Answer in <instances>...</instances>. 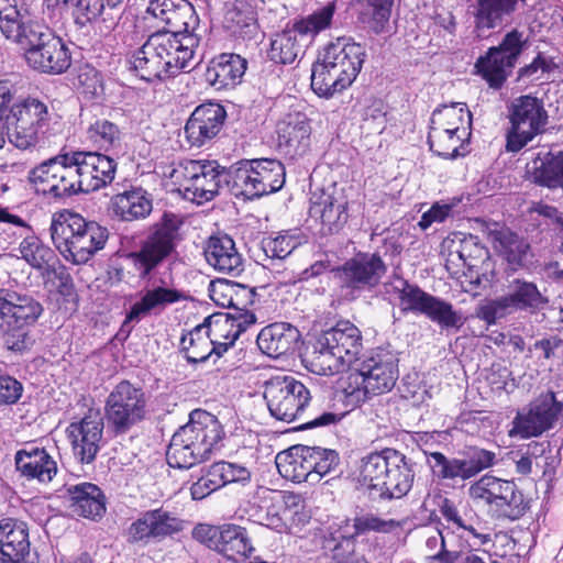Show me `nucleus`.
Returning a JSON list of instances; mask_svg holds the SVG:
<instances>
[{
    "label": "nucleus",
    "mask_w": 563,
    "mask_h": 563,
    "mask_svg": "<svg viewBox=\"0 0 563 563\" xmlns=\"http://www.w3.org/2000/svg\"><path fill=\"white\" fill-rule=\"evenodd\" d=\"M366 48L349 38H338L324 47L311 68V88L323 98L350 87L360 74Z\"/></svg>",
    "instance_id": "1"
},
{
    "label": "nucleus",
    "mask_w": 563,
    "mask_h": 563,
    "mask_svg": "<svg viewBox=\"0 0 563 563\" xmlns=\"http://www.w3.org/2000/svg\"><path fill=\"white\" fill-rule=\"evenodd\" d=\"M398 376L397 356L390 351L377 349L363 355L354 371L341 377L339 388L346 402L356 407L373 396L390 391Z\"/></svg>",
    "instance_id": "2"
},
{
    "label": "nucleus",
    "mask_w": 563,
    "mask_h": 563,
    "mask_svg": "<svg viewBox=\"0 0 563 563\" xmlns=\"http://www.w3.org/2000/svg\"><path fill=\"white\" fill-rule=\"evenodd\" d=\"M415 472L396 450L371 453L361 460L357 479L373 498H401L412 487Z\"/></svg>",
    "instance_id": "3"
},
{
    "label": "nucleus",
    "mask_w": 563,
    "mask_h": 563,
    "mask_svg": "<svg viewBox=\"0 0 563 563\" xmlns=\"http://www.w3.org/2000/svg\"><path fill=\"white\" fill-rule=\"evenodd\" d=\"M49 231L55 247L66 261L76 265L87 263L104 247L109 238L106 228L87 222L80 214L68 210L53 216Z\"/></svg>",
    "instance_id": "4"
},
{
    "label": "nucleus",
    "mask_w": 563,
    "mask_h": 563,
    "mask_svg": "<svg viewBox=\"0 0 563 563\" xmlns=\"http://www.w3.org/2000/svg\"><path fill=\"white\" fill-rule=\"evenodd\" d=\"M284 184L285 168L276 159L241 161L228 172V185L232 192L247 199L278 191Z\"/></svg>",
    "instance_id": "5"
},
{
    "label": "nucleus",
    "mask_w": 563,
    "mask_h": 563,
    "mask_svg": "<svg viewBox=\"0 0 563 563\" xmlns=\"http://www.w3.org/2000/svg\"><path fill=\"white\" fill-rule=\"evenodd\" d=\"M10 142L20 150L35 146L41 140L59 132V123L46 104L35 98L24 99L10 109Z\"/></svg>",
    "instance_id": "6"
},
{
    "label": "nucleus",
    "mask_w": 563,
    "mask_h": 563,
    "mask_svg": "<svg viewBox=\"0 0 563 563\" xmlns=\"http://www.w3.org/2000/svg\"><path fill=\"white\" fill-rule=\"evenodd\" d=\"M24 49L27 65L45 74H62L70 66V54L62 41L51 32L36 31L26 26L21 41H14Z\"/></svg>",
    "instance_id": "7"
},
{
    "label": "nucleus",
    "mask_w": 563,
    "mask_h": 563,
    "mask_svg": "<svg viewBox=\"0 0 563 563\" xmlns=\"http://www.w3.org/2000/svg\"><path fill=\"white\" fill-rule=\"evenodd\" d=\"M174 173L184 197L198 205L212 200L228 184V172L214 161H184Z\"/></svg>",
    "instance_id": "8"
},
{
    "label": "nucleus",
    "mask_w": 563,
    "mask_h": 563,
    "mask_svg": "<svg viewBox=\"0 0 563 563\" xmlns=\"http://www.w3.org/2000/svg\"><path fill=\"white\" fill-rule=\"evenodd\" d=\"M509 121L505 148L507 152L517 153L545 130L548 113L541 100L521 96L511 104Z\"/></svg>",
    "instance_id": "9"
},
{
    "label": "nucleus",
    "mask_w": 563,
    "mask_h": 563,
    "mask_svg": "<svg viewBox=\"0 0 563 563\" xmlns=\"http://www.w3.org/2000/svg\"><path fill=\"white\" fill-rule=\"evenodd\" d=\"M387 266L377 253L358 252L333 271L341 294L355 299L363 290L375 288L386 274Z\"/></svg>",
    "instance_id": "10"
},
{
    "label": "nucleus",
    "mask_w": 563,
    "mask_h": 563,
    "mask_svg": "<svg viewBox=\"0 0 563 563\" xmlns=\"http://www.w3.org/2000/svg\"><path fill=\"white\" fill-rule=\"evenodd\" d=\"M271 415L277 420H301L311 400L309 389L292 376H276L268 380L264 390Z\"/></svg>",
    "instance_id": "11"
},
{
    "label": "nucleus",
    "mask_w": 563,
    "mask_h": 563,
    "mask_svg": "<svg viewBox=\"0 0 563 563\" xmlns=\"http://www.w3.org/2000/svg\"><path fill=\"white\" fill-rule=\"evenodd\" d=\"M470 497L495 508L501 516L518 519L526 512L523 495L514 482L484 475L468 488Z\"/></svg>",
    "instance_id": "12"
},
{
    "label": "nucleus",
    "mask_w": 563,
    "mask_h": 563,
    "mask_svg": "<svg viewBox=\"0 0 563 563\" xmlns=\"http://www.w3.org/2000/svg\"><path fill=\"white\" fill-rule=\"evenodd\" d=\"M192 538L234 562L250 558L254 551L247 530L234 523H199L192 530Z\"/></svg>",
    "instance_id": "13"
},
{
    "label": "nucleus",
    "mask_w": 563,
    "mask_h": 563,
    "mask_svg": "<svg viewBox=\"0 0 563 563\" xmlns=\"http://www.w3.org/2000/svg\"><path fill=\"white\" fill-rule=\"evenodd\" d=\"M144 391L128 380L119 383L108 396L106 417L115 433H124L146 415Z\"/></svg>",
    "instance_id": "14"
},
{
    "label": "nucleus",
    "mask_w": 563,
    "mask_h": 563,
    "mask_svg": "<svg viewBox=\"0 0 563 563\" xmlns=\"http://www.w3.org/2000/svg\"><path fill=\"white\" fill-rule=\"evenodd\" d=\"M180 223L177 216L165 213L155 232L142 244L140 251L132 255L141 277L150 275L174 251Z\"/></svg>",
    "instance_id": "15"
},
{
    "label": "nucleus",
    "mask_w": 563,
    "mask_h": 563,
    "mask_svg": "<svg viewBox=\"0 0 563 563\" xmlns=\"http://www.w3.org/2000/svg\"><path fill=\"white\" fill-rule=\"evenodd\" d=\"M509 289L507 295L483 305L478 317L487 323H495L514 310L537 311L548 303V299L533 283L516 279Z\"/></svg>",
    "instance_id": "16"
},
{
    "label": "nucleus",
    "mask_w": 563,
    "mask_h": 563,
    "mask_svg": "<svg viewBox=\"0 0 563 563\" xmlns=\"http://www.w3.org/2000/svg\"><path fill=\"white\" fill-rule=\"evenodd\" d=\"M173 437L190 445L199 460L205 462L223 439L224 431L216 416L206 410L196 409L190 413L189 421Z\"/></svg>",
    "instance_id": "17"
},
{
    "label": "nucleus",
    "mask_w": 563,
    "mask_h": 563,
    "mask_svg": "<svg viewBox=\"0 0 563 563\" xmlns=\"http://www.w3.org/2000/svg\"><path fill=\"white\" fill-rule=\"evenodd\" d=\"M29 180L37 191L53 197L76 194V179L70 153L56 155L29 173Z\"/></svg>",
    "instance_id": "18"
},
{
    "label": "nucleus",
    "mask_w": 563,
    "mask_h": 563,
    "mask_svg": "<svg viewBox=\"0 0 563 563\" xmlns=\"http://www.w3.org/2000/svg\"><path fill=\"white\" fill-rule=\"evenodd\" d=\"M349 192L335 184L327 188L316 189L310 197V216L318 219L322 230L336 233L349 220Z\"/></svg>",
    "instance_id": "19"
},
{
    "label": "nucleus",
    "mask_w": 563,
    "mask_h": 563,
    "mask_svg": "<svg viewBox=\"0 0 563 563\" xmlns=\"http://www.w3.org/2000/svg\"><path fill=\"white\" fill-rule=\"evenodd\" d=\"M521 48V34L512 31L505 36L498 47H492L486 56L481 57L475 67L490 87L498 88L514 68Z\"/></svg>",
    "instance_id": "20"
},
{
    "label": "nucleus",
    "mask_w": 563,
    "mask_h": 563,
    "mask_svg": "<svg viewBox=\"0 0 563 563\" xmlns=\"http://www.w3.org/2000/svg\"><path fill=\"white\" fill-rule=\"evenodd\" d=\"M183 520L163 508L142 512L126 530L132 544L147 545L172 537L183 530Z\"/></svg>",
    "instance_id": "21"
},
{
    "label": "nucleus",
    "mask_w": 563,
    "mask_h": 563,
    "mask_svg": "<svg viewBox=\"0 0 563 563\" xmlns=\"http://www.w3.org/2000/svg\"><path fill=\"white\" fill-rule=\"evenodd\" d=\"M71 163L77 192H91L110 184L115 174L112 158L95 152H73Z\"/></svg>",
    "instance_id": "22"
},
{
    "label": "nucleus",
    "mask_w": 563,
    "mask_h": 563,
    "mask_svg": "<svg viewBox=\"0 0 563 563\" xmlns=\"http://www.w3.org/2000/svg\"><path fill=\"white\" fill-rule=\"evenodd\" d=\"M103 418L98 409H89L78 421L67 427L75 457L84 464L92 463L101 448L103 437Z\"/></svg>",
    "instance_id": "23"
},
{
    "label": "nucleus",
    "mask_w": 563,
    "mask_h": 563,
    "mask_svg": "<svg viewBox=\"0 0 563 563\" xmlns=\"http://www.w3.org/2000/svg\"><path fill=\"white\" fill-rule=\"evenodd\" d=\"M561 410L562 404L550 391L530 404L527 410L517 413L509 435H519L522 439L538 437L552 427Z\"/></svg>",
    "instance_id": "24"
},
{
    "label": "nucleus",
    "mask_w": 563,
    "mask_h": 563,
    "mask_svg": "<svg viewBox=\"0 0 563 563\" xmlns=\"http://www.w3.org/2000/svg\"><path fill=\"white\" fill-rule=\"evenodd\" d=\"M495 462V453L487 450L474 451L464 459H448L440 452H432L428 456L434 475L442 479H462L466 481L482 471L490 467Z\"/></svg>",
    "instance_id": "25"
},
{
    "label": "nucleus",
    "mask_w": 563,
    "mask_h": 563,
    "mask_svg": "<svg viewBox=\"0 0 563 563\" xmlns=\"http://www.w3.org/2000/svg\"><path fill=\"white\" fill-rule=\"evenodd\" d=\"M42 305L32 296L0 290V330L11 332L34 323L42 314Z\"/></svg>",
    "instance_id": "26"
},
{
    "label": "nucleus",
    "mask_w": 563,
    "mask_h": 563,
    "mask_svg": "<svg viewBox=\"0 0 563 563\" xmlns=\"http://www.w3.org/2000/svg\"><path fill=\"white\" fill-rule=\"evenodd\" d=\"M277 144L290 158L301 157L311 145V126L302 112H289L277 123Z\"/></svg>",
    "instance_id": "27"
},
{
    "label": "nucleus",
    "mask_w": 563,
    "mask_h": 563,
    "mask_svg": "<svg viewBox=\"0 0 563 563\" xmlns=\"http://www.w3.org/2000/svg\"><path fill=\"white\" fill-rule=\"evenodd\" d=\"M256 323V317L253 312L234 308L231 313H214L208 317L203 325L206 327L216 347L225 351L233 345L236 339L249 327Z\"/></svg>",
    "instance_id": "28"
},
{
    "label": "nucleus",
    "mask_w": 563,
    "mask_h": 563,
    "mask_svg": "<svg viewBox=\"0 0 563 563\" xmlns=\"http://www.w3.org/2000/svg\"><path fill=\"white\" fill-rule=\"evenodd\" d=\"M169 47V43L167 44L164 38L152 34L129 58L130 69L148 82L169 77L166 66H169L170 62H163L162 58V54Z\"/></svg>",
    "instance_id": "29"
},
{
    "label": "nucleus",
    "mask_w": 563,
    "mask_h": 563,
    "mask_svg": "<svg viewBox=\"0 0 563 563\" xmlns=\"http://www.w3.org/2000/svg\"><path fill=\"white\" fill-rule=\"evenodd\" d=\"M440 512L452 526L461 530L471 547H482L492 541L490 533L485 523L470 506L459 509L450 499H444Z\"/></svg>",
    "instance_id": "30"
},
{
    "label": "nucleus",
    "mask_w": 563,
    "mask_h": 563,
    "mask_svg": "<svg viewBox=\"0 0 563 563\" xmlns=\"http://www.w3.org/2000/svg\"><path fill=\"white\" fill-rule=\"evenodd\" d=\"M225 111L220 104H201L195 109L185 125V134L192 146L200 147L221 130Z\"/></svg>",
    "instance_id": "31"
},
{
    "label": "nucleus",
    "mask_w": 563,
    "mask_h": 563,
    "mask_svg": "<svg viewBox=\"0 0 563 563\" xmlns=\"http://www.w3.org/2000/svg\"><path fill=\"white\" fill-rule=\"evenodd\" d=\"M30 549L26 526L13 518L0 520V563H30L25 560Z\"/></svg>",
    "instance_id": "32"
},
{
    "label": "nucleus",
    "mask_w": 563,
    "mask_h": 563,
    "mask_svg": "<svg viewBox=\"0 0 563 563\" xmlns=\"http://www.w3.org/2000/svg\"><path fill=\"white\" fill-rule=\"evenodd\" d=\"M246 70V60L238 54L223 53L207 67L206 81L217 90L236 86Z\"/></svg>",
    "instance_id": "33"
},
{
    "label": "nucleus",
    "mask_w": 563,
    "mask_h": 563,
    "mask_svg": "<svg viewBox=\"0 0 563 563\" xmlns=\"http://www.w3.org/2000/svg\"><path fill=\"white\" fill-rule=\"evenodd\" d=\"M300 339L296 327L287 322H276L261 330L257 345L266 355L277 358L295 351Z\"/></svg>",
    "instance_id": "34"
},
{
    "label": "nucleus",
    "mask_w": 563,
    "mask_h": 563,
    "mask_svg": "<svg viewBox=\"0 0 563 563\" xmlns=\"http://www.w3.org/2000/svg\"><path fill=\"white\" fill-rule=\"evenodd\" d=\"M205 256L210 266L224 274L238 276L243 272V258L228 235L211 236L205 249Z\"/></svg>",
    "instance_id": "35"
},
{
    "label": "nucleus",
    "mask_w": 563,
    "mask_h": 563,
    "mask_svg": "<svg viewBox=\"0 0 563 563\" xmlns=\"http://www.w3.org/2000/svg\"><path fill=\"white\" fill-rule=\"evenodd\" d=\"M154 36L169 43L170 47L162 54L163 62H170L169 66H166L169 76L194 67L195 47L198 41L192 34L180 36L173 33H154Z\"/></svg>",
    "instance_id": "36"
},
{
    "label": "nucleus",
    "mask_w": 563,
    "mask_h": 563,
    "mask_svg": "<svg viewBox=\"0 0 563 563\" xmlns=\"http://www.w3.org/2000/svg\"><path fill=\"white\" fill-rule=\"evenodd\" d=\"M322 333L347 367L358 363L363 344L361 331L356 325L350 321H340Z\"/></svg>",
    "instance_id": "37"
},
{
    "label": "nucleus",
    "mask_w": 563,
    "mask_h": 563,
    "mask_svg": "<svg viewBox=\"0 0 563 563\" xmlns=\"http://www.w3.org/2000/svg\"><path fill=\"white\" fill-rule=\"evenodd\" d=\"M16 470L27 478L40 483H49L57 474V464L44 450L36 446L25 448L15 454Z\"/></svg>",
    "instance_id": "38"
},
{
    "label": "nucleus",
    "mask_w": 563,
    "mask_h": 563,
    "mask_svg": "<svg viewBox=\"0 0 563 563\" xmlns=\"http://www.w3.org/2000/svg\"><path fill=\"white\" fill-rule=\"evenodd\" d=\"M530 179L541 186L563 189V151L553 154L540 151L527 163Z\"/></svg>",
    "instance_id": "39"
},
{
    "label": "nucleus",
    "mask_w": 563,
    "mask_h": 563,
    "mask_svg": "<svg viewBox=\"0 0 563 563\" xmlns=\"http://www.w3.org/2000/svg\"><path fill=\"white\" fill-rule=\"evenodd\" d=\"M341 357L332 350L331 344L321 333L302 361L306 368L311 373L327 376L343 372L347 367Z\"/></svg>",
    "instance_id": "40"
},
{
    "label": "nucleus",
    "mask_w": 563,
    "mask_h": 563,
    "mask_svg": "<svg viewBox=\"0 0 563 563\" xmlns=\"http://www.w3.org/2000/svg\"><path fill=\"white\" fill-rule=\"evenodd\" d=\"M310 446L296 445L276 455L278 473L292 482H311Z\"/></svg>",
    "instance_id": "41"
},
{
    "label": "nucleus",
    "mask_w": 563,
    "mask_h": 563,
    "mask_svg": "<svg viewBox=\"0 0 563 563\" xmlns=\"http://www.w3.org/2000/svg\"><path fill=\"white\" fill-rule=\"evenodd\" d=\"M262 498V508L266 510L263 525L282 532L286 529L285 517L288 508L296 507L300 497L296 494L282 490L266 489Z\"/></svg>",
    "instance_id": "42"
},
{
    "label": "nucleus",
    "mask_w": 563,
    "mask_h": 563,
    "mask_svg": "<svg viewBox=\"0 0 563 563\" xmlns=\"http://www.w3.org/2000/svg\"><path fill=\"white\" fill-rule=\"evenodd\" d=\"M73 512L85 518L96 519L106 511L101 489L91 483H81L68 488Z\"/></svg>",
    "instance_id": "43"
},
{
    "label": "nucleus",
    "mask_w": 563,
    "mask_h": 563,
    "mask_svg": "<svg viewBox=\"0 0 563 563\" xmlns=\"http://www.w3.org/2000/svg\"><path fill=\"white\" fill-rule=\"evenodd\" d=\"M114 213L124 221L145 219L153 209L151 195L142 188H132L112 199Z\"/></svg>",
    "instance_id": "44"
},
{
    "label": "nucleus",
    "mask_w": 563,
    "mask_h": 563,
    "mask_svg": "<svg viewBox=\"0 0 563 563\" xmlns=\"http://www.w3.org/2000/svg\"><path fill=\"white\" fill-rule=\"evenodd\" d=\"M16 252L19 258L42 274L53 267L56 257L54 251L35 235L25 236L20 242Z\"/></svg>",
    "instance_id": "45"
},
{
    "label": "nucleus",
    "mask_w": 563,
    "mask_h": 563,
    "mask_svg": "<svg viewBox=\"0 0 563 563\" xmlns=\"http://www.w3.org/2000/svg\"><path fill=\"white\" fill-rule=\"evenodd\" d=\"M181 351L190 363H199L206 361L213 352L220 354L212 339L210 338L206 327L199 324L180 340Z\"/></svg>",
    "instance_id": "46"
},
{
    "label": "nucleus",
    "mask_w": 563,
    "mask_h": 563,
    "mask_svg": "<svg viewBox=\"0 0 563 563\" xmlns=\"http://www.w3.org/2000/svg\"><path fill=\"white\" fill-rule=\"evenodd\" d=\"M472 114L463 103H452L435 109L431 117V125L460 133L471 132Z\"/></svg>",
    "instance_id": "47"
},
{
    "label": "nucleus",
    "mask_w": 563,
    "mask_h": 563,
    "mask_svg": "<svg viewBox=\"0 0 563 563\" xmlns=\"http://www.w3.org/2000/svg\"><path fill=\"white\" fill-rule=\"evenodd\" d=\"M180 297V294L176 289L172 288L156 287L154 289L147 290L141 300L136 301L131 307L125 322H139L152 310L177 302Z\"/></svg>",
    "instance_id": "48"
},
{
    "label": "nucleus",
    "mask_w": 563,
    "mask_h": 563,
    "mask_svg": "<svg viewBox=\"0 0 563 563\" xmlns=\"http://www.w3.org/2000/svg\"><path fill=\"white\" fill-rule=\"evenodd\" d=\"M305 40L291 26L275 35L271 43L269 57L275 63L291 64L302 52Z\"/></svg>",
    "instance_id": "49"
},
{
    "label": "nucleus",
    "mask_w": 563,
    "mask_h": 563,
    "mask_svg": "<svg viewBox=\"0 0 563 563\" xmlns=\"http://www.w3.org/2000/svg\"><path fill=\"white\" fill-rule=\"evenodd\" d=\"M335 10V2L330 1L307 16L296 21L292 26L297 30L301 40L311 42L316 35L331 26Z\"/></svg>",
    "instance_id": "50"
},
{
    "label": "nucleus",
    "mask_w": 563,
    "mask_h": 563,
    "mask_svg": "<svg viewBox=\"0 0 563 563\" xmlns=\"http://www.w3.org/2000/svg\"><path fill=\"white\" fill-rule=\"evenodd\" d=\"M223 24L232 35L242 38H251L257 33L255 13L243 3L233 4L227 10Z\"/></svg>",
    "instance_id": "51"
},
{
    "label": "nucleus",
    "mask_w": 563,
    "mask_h": 563,
    "mask_svg": "<svg viewBox=\"0 0 563 563\" xmlns=\"http://www.w3.org/2000/svg\"><path fill=\"white\" fill-rule=\"evenodd\" d=\"M471 135V132L463 134L452 130H443L430 126L428 143L430 150L437 155L453 158L459 155V150L462 147L464 141Z\"/></svg>",
    "instance_id": "52"
},
{
    "label": "nucleus",
    "mask_w": 563,
    "mask_h": 563,
    "mask_svg": "<svg viewBox=\"0 0 563 563\" xmlns=\"http://www.w3.org/2000/svg\"><path fill=\"white\" fill-rule=\"evenodd\" d=\"M493 243L495 250L512 266H520L529 250V244L526 241L506 229L493 234Z\"/></svg>",
    "instance_id": "53"
},
{
    "label": "nucleus",
    "mask_w": 563,
    "mask_h": 563,
    "mask_svg": "<svg viewBox=\"0 0 563 563\" xmlns=\"http://www.w3.org/2000/svg\"><path fill=\"white\" fill-rule=\"evenodd\" d=\"M23 0H0V31L10 41H21L26 27L20 13Z\"/></svg>",
    "instance_id": "54"
},
{
    "label": "nucleus",
    "mask_w": 563,
    "mask_h": 563,
    "mask_svg": "<svg viewBox=\"0 0 563 563\" xmlns=\"http://www.w3.org/2000/svg\"><path fill=\"white\" fill-rule=\"evenodd\" d=\"M306 242V236L299 231H286L275 238L262 241L265 255L272 260H284L298 246Z\"/></svg>",
    "instance_id": "55"
},
{
    "label": "nucleus",
    "mask_w": 563,
    "mask_h": 563,
    "mask_svg": "<svg viewBox=\"0 0 563 563\" xmlns=\"http://www.w3.org/2000/svg\"><path fill=\"white\" fill-rule=\"evenodd\" d=\"M123 0H78L76 4V16L80 24L106 22L112 20L111 12L115 10Z\"/></svg>",
    "instance_id": "56"
},
{
    "label": "nucleus",
    "mask_w": 563,
    "mask_h": 563,
    "mask_svg": "<svg viewBox=\"0 0 563 563\" xmlns=\"http://www.w3.org/2000/svg\"><path fill=\"white\" fill-rule=\"evenodd\" d=\"M364 23L376 34L384 32L389 23L393 0H360Z\"/></svg>",
    "instance_id": "57"
},
{
    "label": "nucleus",
    "mask_w": 563,
    "mask_h": 563,
    "mask_svg": "<svg viewBox=\"0 0 563 563\" xmlns=\"http://www.w3.org/2000/svg\"><path fill=\"white\" fill-rule=\"evenodd\" d=\"M170 26L167 33L179 34L180 36L191 34L195 30L198 20L195 14L192 5L185 0H177L165 22Z\"/></svg>",
    "instance_id": "58"
},
{
    "label": "nucleus",
    "mask_w": 563,
    "mask_h": 563,
    "mask_svg": "<svg viewBox=\"0 0 563 563\" xmlns=\"http://www.w3.org/2000/svg\"><path fill=\"white\" fill-rule=\"evenodd\" d=\"M394 289L398 294L400 306L404 310L423 313L432 295L420 289L418 286L409 284L404 278H396Z\"/></svg>",
    "instance_id": "59"
},
{
    "label": "nucleus",
    "mask_w": 563,
    "mask_h": 563,
    "mask_svg": "<svg viewBox=\"0 0 563 563\" xmlns=\"http://www.w3.org/2000/svg\"><path fill=\"white\" fill-rule=\"evenodd\" d=\"M397 527H398V522L393 519L387 520V519H383L374 514H365L362 516H357L353 520V525L351 526L353 531L350 532L349 530H346L342 533V537L343 538H353L357 534H363V533L371 532V531L387 533ZM345 528L346 529L350 528L349 521L345 522Z\"/></svg>",
    "instance_id": "60"
},
{
    "label": "nucleus",
    "mask_w": 563,
    "mask_h": 563,
    "mask_svg": "<svg viewBox=\"0 0 563 563\" xmlns=\"http://www.w3.org/2000/svg\"><path fill=\"white\" fill-rule=\"evenodd\" d=\"M311 483L320 481L339 464V455L334 450L310 446Z\"/></svg>",
    "instance_id": "61"
},
{
    "label": "nucleus",
    "mask_w": 563,
    "mask_h": 563,
    "mask_svg": "<svg viewBox=\"0 0 563 563\" xmlns=\"http://www.w3.org/2000/svg\"><path fill=\"white\" fill-rule=\"evenodd\" d=\"M211 475L222 487L232 483L245 484L251 481V472L245 466L225 461L213 463Z\"/></svg>",
    "instance_id": "62"
},
{
    "label": "nucleus",
    "mask_w": 563,
    "mask_h": 563,
    "mask_svg": "<svg viewBox=\"0 0 563 563\" xmlns=\"http://www.w3.org/2000/svg\"><path fill=\"white\" fill-rule=\"evenodd\" d=\"M423 314L445 328L462 323L460 313L453 310L452 305L434 296H431Z\"/></svg>",
    "instance_id": "63"
},
{
    "label": "nucleus",
    "mask_w": 563,
    "mask_h": 563,
    "mask_svg": "<svg viewBox=\"0 0 563 563\" xmlns=\"http://www.w3.org/2000/svg\"><path fill=\"white\" fill-rule=\"evenodd\" d=\"M75 86L87 99L98 98L103 93L101 75L88 65L79 68Z\"/></svg>",
    "instance_id": "64"
}]
</instances>
